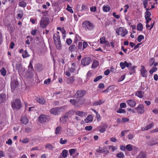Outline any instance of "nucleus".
<instances>
[{"instance_id":"f257e3e1","label":"nucleus","mask_w":158,"mask_h":158,"mask_svg":"<svg viewBox=\"0 0 158 158\" xmlns=\"http://www.w3.org/2000/svg\"><path fill=\"white\" fill-rule=\"evenodd\" d=\"M53 39L56 48L58 50H60L61 48V45L59 35L57 34H54Z\"/></svg>"},{"instance_id":"f03ea898","label":"nucleus","mask_w":158,"mask_h":158,"mask_svg":"<svg viewBox=\"0 0 158 158\" xmlns=\"http://www.w3.org/2000/svg\"><path fill=\"white\" fill-rule=\"evenodd\" d=\"M82 26L85 29H88L89 30L93 29L94 27V25L88 21H85L83 22L82 23Z\"/></svg>"},{"instance_id":"7ed1b4c3","label":"nucleus","mask_w":158,"mask_h":158,"mask_svg":"<svg viewBox=\"0 0 158 158\" xmlns=\"http://www.w3.org/2000/svg\"><path fill=\"white\" fill-rule=\"evenodd\" d=\"M64 109L63 107H55L52 108L50 110V113L54 115H57L64 112Z\"/></svg>"},{"instance_id":"20e7f679","label":"nucleus","mask_w":158,"mask_h":158,"mask_svg":"<svg viewBox=\"0 0 158 158\" xmlns=\"http://www.w3.org/2000/svg\"><path fill=\"white\" fill-rule=\"evenodd\" d=\"M116 32L118 35L122 37L125 36L128 33L127 31L123 27H119L116 29Z\"/></svg>"},{"instance_id":"39448f33","label":"nucleus","mask_w":158,"mask_h":158,"mask_svg":"<svg viewBox=\"0 0 158 158\" xmlns=\"http://www.w3.org/2000/svg\"><path fill=\"white\" fill-rule=\"evenodd\" d=\"M11 106L14 110L20 109L21 108V105L20 100L17 99L12 102Z\"/></svg>"},{"instance_id":"423d86ee","label":"nucleus","mask_w":158,"mask_h":158,"mask_svg":"<svg viewBox=\"0 0 158 158\" xmlns=\"http://www.w3.org/2000/svg\"><path fill=\"white\" fill-rule=\"evenodd\" d=\"M49 23V19L47 17H43L40 22V25L43 28H46Z\"/></svg>"},{"instance_id":"0eeeda50","label":"nucleus","mask_w":158,"mask_h":158,"mask_svg":"<svg viewBox=\"0 0 158 158\" xmlns=\"http://www.w3.org/2000/svg\"><path fill=\"white\" fill-rule=\"evenodd\" d=\"M70 102L75 106H79L82 104V102L81 99L76 98V99H71Z\"/></svg>"},{"instance_id":"6e6552de","label":"nucleus","mask_w":158,"mask_h":158,"mask_svg":"<svg viewBox=\"0 0 158 158\" xmlns=\"http://www.w3.org/2000/svg\"><path fill=\"white\" fill-rule=\"evenodd\" d=\"M85 90H80L77 91L76 93L74 95V98H76L80 99V98L82 97L85 94Z\"/></svg>"},{"instance_id":"1a4fd4ad","label":"nucleus","mask_w":158,"mask_h":158,"mask_svg":"<svg viewBox=\"0 0 158 158\" xmlns=\"http://www.w3.org/2000/svg\"><path fill=\"white\" fill-rule=\"evenodd\" d=\"M91 61V59L89 57H86L82 58L81 60V64L84 66L88 65Z\"/></svg>"},{"instance_id":"9d476101","label":"nucleus","mask_w":158,"mask_h":158,"mask_svg":"<svg viewBox=\"0 0 158 158\" xmlns=\"http://www.w3.org/2000/svg\"><path fill=\"white\" fill-rule=\"evenodd\" d=\"M108 126L106 123H102L100 126L98 127V128L100 132L101 133H102L106 131Z\"/></svg>"},{"instance_id":"9b49d317","label":"nucleus","mask_w":158,"mask_h":158,"mask_svg":"<svg viewBox=\"0 0 158 158\" xmlns=\"http://www.w3.org/2000/svg\"><path fill=\"white\" fill-rule=\"evenodd\" d=\"M131 65L132 64L131 63L127 62L126 61L120 63V66L122 69H124L126 67H127L128 69Z\"/></svg>"},{"instance_id":"f8f14e48","label":"nucleus","mask_w":158,"mask_h":158,"mask_svg":"<svg viewBox=\"0 0 158 158\" xmlns=\"http://www.w3.org/2000/svg\"><path fill=\"white\" fill-rule=\"evenodd\" d=\"M18 85V82L17 81H13L11 82V91L13 92L16 89Z\"/></svg>"},{"instance_id":"ddd939ff","label":"nucleus","mask_w":158,"mask_h":158,"mask_svg":"<svg viewBox=\"0 0 158 158\" xmlns=\"http://www.w3.org/2000/svg\"><path fill=\"white\" fill-rule=\"evenodd\" d=\"M135 109L137 111V112L139 114L143 113L144 111V106L142 104L139 105L137 107L135 108Z\"/></svg>"},{"instance_id":"4468645a","label":"nucleus","mask_w":158,"mask_h":158,"mask_svg":"<svg viewBox=\"0 0 158 158\" xmlns=\"http://www.w3.org/2000/svg\"><path fill=\"white\" fill-rule=\"evenodd\" d=\"M141 74L143 77H146L148 74V72L146 68L143 65L141 66V69L140 70Z\"/></svg>"},{"instance_id":"2eb2a0df","label":"nucleus","mask_w":158,"mask_h":158,"mask_svg":"<svg viewBox=\"0 0 158 158\" xmlns=\"http://www.w3.org/2000/svg\"><path fill=\"white\" fill-rule=\"evenodd\" d=\"M46 116L44 114L41 115L39 117L38 121L41 123H43L46 121Z\"/></svg>"},{"instance_id":"dca6fc26","label":"nucleus","mask_w":158,"mask_h":158,"mask_svg":"<svg viewBox=\"0 0 158 158\" xmlns=\"http://www.w3.org/2000/svg\"><path fill=\"white\" fill-rule=\"evenodd\" d=\"M154 126V124L153 123H152L148 125L147 126L144 128H142V131H147L150 129L152 128Z\"/></svg>"},{"instance_id":"f3484780","label":"nucleus","mask_w":158,"mask_h":158,"mask_svg":"<svg viewBox=\"0 0 158 158\" xmlns=\"http://www.w3.org/2000/svg\"><path fill=\"white\" fill-rule=\"evenodd\" d=\"M136 67V66H131L128 69L129 71V73L130 75L132 74L133 73L135 72V68Z\"/></svg>"},{"instance_id":"a211bd4d","label":"nucleus","mask_w":158,"mask_h":158,"mask_svg":"<svg viewBox=\"0 0 158 158\" xmlns=\"http://www.w3.org/2000/svg\"><path fill=\"white\" fill-rule=\"evenodd\" d=\"M127 102L129 106L132 107H134L135 105V102L133 100H129L127 101Z\"/></svg>"},{"instance_id":"6ab92c4d","label":"nucleus","mask_w":158,"mask_h":158,"mask_svg":"<svg viewBox=\"0 0 158 158\" xmlns=\"http://www.w3.org/2000/svg\"><path fill=\"white\" fill-rule=\"evenodd\" d=\"M75 81L74 77L71 76L68 78L67 79V83L69 84H72Z\"/></svg>"},{"instance_id":"aec40b11","label":"nucleus","mask_w":158,"mask_h":158,"mask_svg":"<svg viewBox=\"0 0 158 158\" xmlns=\"http://www.w3.org/2000/svg\"><path fill=\"white\" fill-rule=\"evenodd\" d=\"M69 51H71L72 52H77V48L75 45H72L70 46L69 48Z\"/></svg>"},{"instance_id":"412c9836","label":"nucleus","mask_w":158,"mask_h":158,"mask_svg":"<svg viewBox=\"0 0 158 158\" xmlns=\"http://www.w3.org/2000/svg\"><path fill=\"white\" fill-rule=\"evenodd\" d=\"M75 113L76 115H78L81 117H83L86 115L85 113L82 111H77L75 112Z\"/></svg>"},{"instance_id":"4be33fe9","label":"nucleus","mask_w":158,"mask_h":158,"mask_svg":"<svg viewBox=\"0 0 158 158\" xmlns=\"http://www.w3.org/2000/svg\"><path fill=\"white\" fill-rule=\"evenodd\" d=\"M144 94V92L139 91L135 92V95L140 98H142L143 97V94Z\"/></svg>"},{"instance_id":"5701e85b","label":"nucleus","mask_w":158,"mask_h":158,"mask_svg":"<svg viewBox=\"0 0 158 158\" xmlns=\"http://www.w3.org/2000/svg\"><path fill=\"white\" fill-rule=\"evenodd\" d=\"M37 101L42 105H44L46 103V100L42 97L37 98Z\"/></svg>"},{"instance_id":"b1692460","label":"nucleus","mask_w":158,"mask_h":158,"mask_svg":"<svg viewBox=\"0 0 158 158\" xmlns=\"http://www.w3.org/2000/svg\"><path fill=\"white\" fill-rule=\"evenodd\" d=\"M104 102V101L99 100L98 101H95L93 103V105L94 106L100 105Z\"/></svg>"},{"instance_id":"393cba45","label":"nucleus","mask_w":158,"mask_h":158,"mask_svg":"<svg viewBox=\"0 0 158 158\" xmlns=\"http://www.w3.org/2000/svg\"><path fill=\"white\" fill-rule=\"evenodd\" d=\"M6 95L4 94H0V104L3 102L6 99Z\"/></svg>"},{"instance_id":"a878e982","label":"nucleus","mask_w":158,"mask_h":158,"mask_svg":"<svg viewBox=\"0 0 158 158\" xmlns=\"http://www.w3.org/2000/svg\"><path fill=\"white\" fill-rule=\"evenodd\" d=\"M93 117L92 115H89L85 119V121L86 123H88L89 122H92L93 121Z\"/></svg>"},{"instance_id":"bb28decb","label":"nucleus","mask_w":158,"mask_h":158,"mask_svg":"<svg viewBox=\"0 0 158 158\" xmlns=\"http://www.w3.org/2000/svg\"><path fill=\"white\" fill-rule=\"evenodd\" d=\"M20 120L21 123L24 124H26L29 122L28 119L25 117L22 118Z\"/></svg>"},{"instance_id":"cd10ccee","label":"nucleus","mask_w":158,"mask_h":158,"mask_svg":"<svg viewBox=\"0 0 158 158\" xmlns=\"http://www.w3.org/2000/svg\"><path fill=\"white\" fill-rule=\"evenodd\" d=\"M99 65V63L98 61L94 60L92 64L91 67L92 68H95L97 67Z\"/></svg>"},{"instance_id":"c85d7f7f","label":"nucleus","mask_w":158,"mask_h":158,"mask_svg":"<svg viewBox=\"0 0 158 158\" xmlns=\"http://www.w3.org/2000/svg\"><path fill=\"white\" fill-rule=\"evenodd\" d=\"M137 158H147L146 155L143 152H140Z\"/></svg>"},{"instance_id":"c756f323","label":"nucleus","mask_w":158,"mask_h":158,"mask_svg":"<svg viewBox=\"0 0 158 158\" xmlns=\"http://www.w3.org/2000/svg\"><path fill=\"white\" fill-rule=\"evenodd\" d=\"M45 148L49 150H52L54 147L50 143H47L45 145Z\"/></svg>"},{"instance_id":"7c9ffc66","label":"nucleus","mask_w":158,"mask_h":158,"mask_svg":"<svg viewBox=\"0 0 158 158\" xmlns=\"http://www.w3.org/2000/svg\"><path fill=\"white\" fill-rule=\"evenodd\" d=\"M102 9L103 11L106 12H109L110 10V8L108 5L104 6Z\"/></svg>"},{"instance_id":"2f4dec72","label":"nucleus","mask_w":158,"mask_h":158,"mask_svg":"<svg viewBox=\"0 0 158 158\" xmlns=\"http://www.w3.org/2000/svg\"><path fill=\"white\" fill-rule=\"evenodd\" d=\"M61 128L60 127L58 126L57 127L55 130V134L56 135L59 134L60 133Z\"/></svg>"},{"instance_id":"473e14b6","label":"nucleus","mask_w":158,"mask_h":158,"mask_svg":"<svg viewBox=\"0 0 158 158\" xmlns=\"http://www.w3.org/2000/svg\"><path fill=\"white\" fill-rule=\"evenodd\" d=\"M30 56V55L28 53L26 50H25L23 52L22 54V56L23 58L28 57Z\"/></svg>"},{"instance_id":"72a5a7b5","label":"nucleus","mask_w":158,"mask_h":158,"mask_svg":"<svg viewBox=\"0 0 158 158\" xmlns=\"http://www.w3.org/2000/svg\"><path fill=\"white\" fill-rule=\"evenodd\" d=\"M68 154V151L66 149H64L62 151L61 153V155L64 158H66L67 157Z\"/></svg>"},{"instance_id":"f704fd0d","label":"nucleus","mask_w":158,"mask_h":158,"mask_svg":"<svg viewBox=\"0 0 158 158\" xmlns=\"http://www.w3.org/2000/svg\"><path fill=\"white\" fill-rule=\"evenodd\" d=\"M16 69L18 70V72L19 73L21 72L22 69L21 65L20 63L17 64H16Z\"/></svg>"},{"instance_id":"c9c22d12","label":"nucleus","mask_w":158,"mask_h":158,"mask_svg":"<svg viewBox=\"0 0 158 158\" xmlns=\"http://www.w3.org/2000/svg\"><path fill=\"white\" fill-rule=\"evenodd\" d=\"M143 28V25L140 23H139L137 25V29L139 31L142 30Z\"/></svg>"},{"instance_id":"e433bc0d","label":"nucleus","mask_w":158,"mask_h":158,"mask_svg":"<svg viewBox=\"0 0 158 158\" xmlns=\"http://www.w3.org/2000/svg\"><path fill=\"white\" fill-rule=\"evenodd\" d=\"M96 151H97V152L98 153H102L105 152H106V154H107L109 152L108 151H106L105 150L104 148H102L101 149H100V150H97Z\"/></svg>"},{"instance_id":"4c0bfd02","label":"nucleus","mask_w":158,"mask_h":158,"mask_svg":"<svg viewBox=\"0 0 158 158\" xmlns=\"http://www.w3.org/2000/svg\"><path fill=\"white\" fill-rule=\"evenodd\" d=\"M0 73L3 76H5L6 75V71L5 69L3 67L0 70Z\"/></svg>"},{"instance_id":"58836bf2","label":"nucleus","mask_w":158,"mask_h":158,"mask_svg":"<svg viewBox=\"0 0 158 158\" xmlns=\"http://www.w3.org/2000/svg\"><path fill=\"white\" fill-rule=\"evenodd\" d=\"M34 71H28L27 73V76L29 78L32 77L33 75V72Z\"/></svg>"},{"instance_id":"ea45409f","label":"nucleus","mask_w":158,"mask_h":158,"mask_svg":"<svg viewBox=\"0 0 158 158\" xmlns=\"http://www.w3.org/2000/svg\"><path fill=\"white\" fill-rule=\"evenodd\" d=\"M151 15V13L150 11H146L145 12V18H150Z\"/></svg>"},{"instance_id":"a19ab883","label":"nucleus","mask_w":158,"mask_h":158,"mask_svg":"<svg viewBox=\"0 0 158 158\" xmlns=\"http://www.w3.org/2000/svg\"><path fill=\"white\" fill-rule=\"evenodd\" d=\"M157 70V68L156 66H153V68L150 70L149 73L151 74L156 71Z\"/></svg>"},{"instance_id":"79ce46f5","label":"nucleus","mask_w":158,"mask_h":158,"mask_svg":"<svg viewBox=\"0 0 158 158\" xmlns=\"http://www.w3.org/2000/svg\"><path fill=\"white\" fill-rule=\"evenodd\" d=\"M116 156L119 158H123L124 157V155L123 152H120L117 154Z\"/></svg>"},{"instance_id":"37998d69","label":"nucleus","mask_w":158,"mask_h":158,"mask_svg":"<svg viewBox=\"0 0 158 158\" xmlns=\"http://www.w3.org/2000/svg\"><path fill=\"white\" fill-rule=\"evenodd\" d=\"M19 6L23 7H25L26 6V3L23 1H21L19 3Z\"/></svg>"},{"instance_id":"c03bdc74","label":"nucleus","mask_w":158,"mask_h":158,"mask_svg":"<svg viewBox=\"0 0 158 158\" xmlns=\"http://www.w3.org/2000/svg\"><path fill=\"white\" fill-rule=\"evenodd\" d=\"M127 150L128 151H130L132 150V148L131 144H128L126 147Z\"/></svg>"},{"instance_id":"a18cd8bd","label":"nucleus","mask_w":158,"mask_h":158,"mask_svg":"<svg viewBox=\"0 0 158 158\" xmlns=\"http://www.w3.org/2000/svg\"><path fill=\"white\" fill-rule=\"evenodd\" d=\"M144 39V36L142 35H139L137 38V41L138 42H140L141 40Z\"/></svg>"},{"instance_id":"49530a36","label":"nucleus","mask_w":158,"mask_h":158,"mask_svg":"<svg viewBox=\"0 0 158 158\" xmlns=\"http://www.w3.org/2000/svg\"><path fill=\"white\" fill-rule=\"evenodd\" d=\"M28 71H34L33 68L32 67L31 62H30L29 63V65L28 66Z\"/></svg>"},{"instance_id":"de8ad7c7","label":"nucleus","mask_w":158,"mask_h":158,"mask_svg":"<svg viewBox=\"0 0 158 158\" xmlns=\"http://www.w3.org/2000/svg\"><path fill=\"white\" fill-rule=\"evenodd\" d=\"M102 76L101 75L97 77H96L94 80V82H96L98 81L100 79H101L102 78Z\"/></svg>"},{"instance_id":"09e8293b","label":"nucleus","mask_w":158,"mask_h":158,"mask_svg":"<svg viewBox=\"0 0 158 158\" xmlns=\"http://www.w3.org/2000/svg\"><path fill=\"white\" fill-rule=\"evenodd\" d=\"M117 112L119 113H125L126 112L125 110L124 109H122L121 108H119Z\"/></svg>"},{"instance_id":"8fccbe9b","label":"nucleus","mask_w":158,"mask_h":158,"mask_svg":"<svg viewBox=\"0 0 158 158\" xmlns=\"http://www.w3.org/2000/svg\"><path fill=\"white\" fill-rule=\"evenodd\" d=\"M66 10L72 13H73V11L71 7L69 5H67V8L66 9Z\"/></svg>"},{"instance_id":"3c124183","label":"nucleus","mask_w":158,"mask_h":158,"mask_svg":"<svg viewBox=\"0 0 158 158\" xmlns=\"http://www.w3.org/2000/svg\"><path fill=\"white\" fill-rule=\"evenodd\" d=\"M67 141H68L67 139L63 140V138H61L60 139V144H64L66 143Z\"/></svg>"},{"instance_id":"603ef678","label":"nucleus","mask_w":158,"mask_h":158,"mask_svg":"<svg viewBox=\"0 0 158 158\" xmlns=\"http://www.w3.org/2000/svg\"><path fill=\"white\" fill-rule=\"evenodd\" d=\"M88 6L85 5H83L81 6V10L82 11H86L87 10H88Z\"/></svg>"},{"instance_id":"864d4df0","label":"nucleus","mask_w":158,"mask_h":158,"mask_svg":"<svg viewBox=\"0 0 158 158\" xmlns=\"http://www.w3.org/2000/svg\"><path fill=\"white\" fill-rule=\"evenodd\" d=\"M23 15V13L22 12H21L20 13L18 14L17 19H20L22 17Z\"/></svg>"},{"instance_id":"5fc2aeb1","label":"nucleus","mask_w":158,"mask_h":158,"mask_svg":"<svg viewBox=\"0 0 158 158\" xmlns=\"http://www.w3.org/2000/svg\"><path fill=\"white\" fill-rule=\"evenodd\" d=\"M129 131V130H125L123 131L121 133V136L122 137L127 132Z\"/></svg>"},{"instance_id":"6e6d98bb","label":"nucleus","mask_w":158,"mask_h":158,"mask_svg":"<svg viewBox=\"0 0 158 158\" xmlns=\"http://www.w3.org/2000/svg\"><path fill=\"white\" fill-rule=\"evenodd\" d=\"M75 152V149H71L69 150V152L70 155H72Z\"/></svg>"},{"instance_id":"4d7b16f0","label":"nucleus","mask_w":158,"mask_h":158,"mask_svg":"<svg viewBox=\"0 0 158 158\" xmlns=\"http://www.w3.org/2000/svg\"><path fill=\"white\" fill-rule=\"evenodd\" d=\"M75 70V68L74 67H71L70 68H69V71L71 73H73Z\"/></svg>"},{"instance_id":"13d9d810","label":"nucleus","mask_w":158,"mask_h":158,"mask_svg":"<svg viewBox=\"0 0 158 158\" xmlns=\"http://www.w3.org/2000/svg\"><path fill=\"white\" fill-rule=\"evenodd\" d=\"M92 128L93 127L91 126H87L85 127V129L86 131H90L91 130Z\"/></svg>"},{"instance_id":"bf43d9fd","label":"nucleus","mask_w":158,"mask_h":158,"mask_svg":"<svg viewBox=\"0 0 158 158\" xmlns=\"http://www.w3.org/2000/svg\"><path fill=\"white\" fill-rule=\"evenodd\" d=\"M51 79L50 78H48L47 79H46L44 81V83L45 84H48L51 82Z\"/></svg>"},{"instance_id":"052dcab7","label":"nucleus","mask_w":158,"mask_h":158,"mask_svg":"<svg viewBox=\"0 0 158 158\" xmlns=\"http://www.w3.org/2000/svg\"><path fill=\"white\" fill-rule=\"evenodd\" d=\"M72 42V40L70 39H67L66 40V43L69 45H70Z\"/></svg>"},{"instance_id":"680f3d73","label":"nucleus","mask_w":158,"mask_h":158,"mask_svg":"<svg viewBox=\"0 0 158 158\" xmlns=\"http://www.w3.org/2000/svg\"><path fill=\"white\" fill-rule=\"evenodd\" d=\"M90 10L91 11L95 12L96 11V6H92L90 8Z\"/></svg>"},{"instance_id":"e2e57ef3","label":"nucleus","mask_w":158,"mask_h":158,"mask_svg":"<svg viewBox=\"0 0 158 158\" xmlns=\"http://www.w3.org/2000/svg\"><path fill=\"white\" fill-rule=\"evenodd\" d=\"M96 117L97 118V120L99 121L101 119V117L99 114L98 113V112L97 113H96Z\"/></svg>"},{"instance_id":"0e129e2a","label":"nucleus","mask_w":158,"mask_h":158,"mask_svg":"<svg viewBox=\"0 0 158 158\" xmlns=\"http://www.w3.org/2000/svg\"><path fill=\"white\" fill-rule=\"evenodd\" d=\"M105 37H104V36L102 37V39H100V43L102 44H104L105 43Z\"/></svg>"},{"instance_id":"69168bd1","label":"nucleus","mask_w":158,"mask_h":158,"mask_svg":"<svg viewBox=\"0 0 158 158\" xmlns=\"http://www.w3.org/2000/svg\"><path fill=\"white\" fill-rule=\"evenodd\" d=\"M113 15L117 19H118L120 18V16L119 15H116V13L113 12L112 13Z\"/></svg>"},{"instance_id":"338daca9","label":"nucleus","mask_w":158,"mask_h":158,"mask_svg":"<svg viewBox=\"0 0 158 158\" xmlns=\"http://www.w3.org/2000/svg\"><path fill=\"white\" fill-rule=\"evenodd\" d=\"M120 106L121 108H125L126 107V105L125 103H122L120 104Z\"/></svg>"},{"instance_id":"774afa93","label":"nucleus","mask_w":158,"mask_h":158,"mask_svg":"<svg viewBox=\"0 0 158 158\" xmlns=\"http://www.w3.org/2000/svg\"><path fill=\"white\" fill-rule=\"evenodd\" d=\"M152 112L155 114H158V109H154L152 111Z\"/></svg>"}]
</instances>
